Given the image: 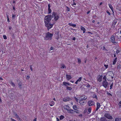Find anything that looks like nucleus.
Returning a JSON list of instances; mask_svg holds the SVG:
<instances>
[{
	"label": "nucleus",
	"mask_w": 121,
	"mask_h": 121,
	"mask_svg": "<svg viewBox=\"0 0 121 121\" xmlns=\"http://www.w3.org/2000/svg\"><path fill=\"white\" fill-rule=\"evenodd\" d=\"M53 34L48 32L45 34V35L44 39L46 40H51L52 39V37L53 36Z\"/></svg>",
	"instance_id": "obj_1"
},
{
	"label": "nucleus",
	"mask_w": 121,
	"mask_h": 121,
	"mask_svg": "<svg viewBox=\"0 0 121 121\" xmlns=\"http://www.w3.org/2000/svg\"><path fill=\"white\" fill-rule=\"evenodd\" d=\"M52 18L53 16L51 15L46 16L44 18V21L45 23L49 22Z\"/></svg>",
	"instance_id": "obj_2"
},
{
	"label": "nucleus",
	"mask_w": 121,
	"mask_h": 121,
	"mask_svg": "<svg viewBox=\"0 0 121 121\" xmlns=\"http://www.w3.org/2000/svg\"><path fill=\"white\" fill-rule=\"evenodd\" d=\"M52 16H53V17L55 21H56L58 20L59 18V15L56 13L53 12L52 13Z\"/></svg>",
	"instance_id": "obj_3"
},
{
	"label": "nucleus",
	"mask_w": 121,
	"mask_h": 121,
	"mask_svg": "<svg viewBox=\"0 0 121 121\" xmlns=\"http://www.w3.org/2000/svg\"><path fill=\"white\" fill-rule=\"evenodd\" d=\"M113 74V73L112 71H109L107 73V75L109 77L108 78L109 79H112L113 78V77L112 76Z\"/></svg>",
	"instance_id": "obj_4"
},
{
	"label": "nucleus",
	"mask_w": 121,
	"mask_h": 121,
	"mask_svg": "<svg viewBox=\"0 0 121 121\" xmlns=\"http://www.w3.org/2000/svg\"><path fill=\"white\" fill-rule=\"evenodd\" d=\"M54 23L52 24L49 22L48 23H45V26L48 28V30L51 29L53 26Z\"/></svg>",
	"instance_id": "obj_5"
},
{
	"label": "nucleus",
	"mask_w": 121,
	"mask_h": 121,
	"mask_svg": "<svg viewBox=\"0 0 121 121\" xmlns=\"http://www.w3.org/2000/svg\"><path fill=\"white\" fill-rule=\"evenodd\" d=\"M104 116L109 119L112 120L113 119L112 116L108 113H106L104 114Z\"/></svg>",
	"instance_id": "obj_6"
},
{
	"label": "nucleus",
	"mask_w": 121,
	"mask_h": 121,
	"mask_svg": "<svg viewBox=\"0 0 121 121\" xmlns=\"http://www.w3.org/2000/svg\"><path fill=\"white\" fill-rule=\"evenodd\" d=\"M88 104L89 106L94 105L95 104V102L92 100H89L88 102Z\"/></svg>",
	"instance_id": "obj_7"
},
{
	"label": "nucleus",
	"mask_w": 121,
	"mask_h": 121,
	"mask_svg": "<svg viewBox=\"0 0 121 121\" xmlns=\"http://www.w3.org/2000/svg\"><path fill=\"white\" fill-rule=\"evenodd\" d=\"M103 86L105 88H106L108 85V83L107 82V80L104 81L102 82Z\"/></svg>",
	"instance_id": "obj_8"
},
{
	"label": "nucleus",
	"mask_w": 121,
	"mask_h": 121,
	"mask_svg": "<svg viewBox=\"0 0 121 121\" xmlns=\"http://www.w3.org/2000/svg\"><path fill=\"white\" fill-rule=\"evenodd\" d=\"M87 98V96H82L79 98V100H86Z\"/></svg>",
	"instance_id": "obj_9"
},
{
	"label": "nucleus",
	"mask_w": 121,
	"mask_h": 121,
	"mask_svg": "<svg viewBox=\"0 0 121 121\" xmlns=\"http://www.w3.org/2000/svg\"><path fill=\"white\" fill-rule=\"evenodd\" d=\"M111 41L112 43H116V42H115V37L113 35H112L111 37Z\"/></svg>",
	"instance_id": "obj_10"
},
{
	"label": "nucleus",
	"mask_w": 121,
	"mask_h": 121,
	"mask_svg": "<svg viewBox=\"0 0 121 121\" xmlns=\"http://www.w3.org/2000/svg\"><path fill=\"white\" fill-rule=\"evenodd\" d=\"M66 78L67 80H69L72 78L70 75L67 74L66 76Z\"/></svg>",
	"instance_id": "obj_11"
},
{
	"label": "nucleus",
	"mask_w": 121,
	"mask_h": 121,
	"mask_svg": "<svg viewBox=\"0 0 121 121\" xmlns=\"http://www.w3.org/2000/svg\"><path fill=\"white\" fill-rule=\"evenodd\" d=\"M100 104L99 103L97 102L96 104V111L100 107Z\"/></svg>",
	"instance_id": "obj_12"
},
{
	"label": "nucleus",
	"mask_w": 121,
	"mask_h": 121,
	"mask_svg": "<svg viewBox=\"0 0 121 121\" xmlns=\"http://www.w3.org/2000/svg\"><path fill=\"white\" fill-rule=\"evenodd\" d=\"M64 108L67 111L69 110L70 107L68 106L67 105H65L64 106Z\"/></svg>",
	"instance_id": "obj_13"
},
{
	"label": "nucleus",
	"mask_w": 121,
	"mask_h": 121,
	"mask_svg": "<svg viewBox=\"0 0 121 121\" xmlns=\"http://www.w3.org/2000/svg\"><path fill=\"white\" fill-rule=\"evenodd\" d=\"M70 99L69 97H65L63 98V100L64 101H67Z\"/></svg>",
	"instance_id": "obj_14"
},
{
	"label": "nucleus",
	"mask_w": 121,
	"mask_h": 121,
	"mask_svg": "<svg viewBox=\"0 0 121 121\" xmlns=\"http://www.w3.org/2000/svg\"><path fill=\"white\" fill-rule=\"evenodd\" d=\"M14 115L16 117L17 119H18L19 120H20L21 119L20 118L16 113H14Z\"/></svg>",
	"instance_id": "obj_15"
},
{
	"label": "nucleus",
	"mask_w": 121,
	"mask_h": 121,
	"mask_svg": "<svg viewBox=\"0 0 121 121\" xmlns=\"http://www.w3.org/2000/svg\"><path fill=\"white\" fill-rule=\"evenodd\" d=\"M48 13L49 14L51 13L52 12V10L51 9H50V4H49L48 5Z\"/></svg>",
	"instance_id": "obj_16"
},
{
	"label": "nucleus",
	"mask_w": 121,
	"mask_h": 121,
	"mask_svg": "<svg viewBox=\"0 0 121 121\" xmlns=\"http://www.w3.org/2000/svg\"><path fill=\"white\" fill-rule=\"evenodd\" d=\"M63 84L65 86L67 87L68 86L70 85V84L68 82H63Z\"/></svg>",
	"instance_id": "obj_17"
},
{
	"label": "nucleus",
	"mask_w": 121,
	"mask_h": 121,
	"mask_svg": "<svg viewBox=\"0 0 121 121\" xmlns=\"http://www.w3.org/2000/svg\"><path fill=\"white\" fill-rule=\"evenodd\" d=\"M80 29L81 30L83 31V33H85L86 30L84 27L82 26H81L80 28Z\"/></svg>",
	"instance_id": "obj_18"
},
{
	"label": "nucleus",
	"mask_w": 121,
	"mask_h": 121,
	"mask_svg": "<svg viewBox=\"0 0 121 121\" xmlns=\"http://www.w3.org/2000/svg\"><path fill=\"white\" fill-rule=\"evenodd\" d=\"M79 103L81 105H83L85 104V103L84 101H83V100H79Z\"/></svg>",
	"instance_id": "obj_19"
},
{
	"label": "nucleus",
	"mask_w": 121,
	"mask_h": 121,
	"mask_svg": "<svg viewBox=\"0 0 121 121\" xmlns=\"http://www.w3.org/2000/svg\"><path fill=\"white\" fill-rule=\"evenodd\" d=\"M9 83L13 87H15L16 85L12 81H10L9 82Z\"/></svg>",
	"instance_id": "obj_20"
},
{
	"label": "nucleus",
	"mask_w": 121,
	"mask_h": 121,
	"mask_svg": "<svg viewBox=\"0 0 121 121\" xmlns=\"http://www.w3.org/2000/svg\"><path fill=\"white\" fill-rule=\"evenodd\" d=\"M108 5L109 8L111 9L112 11L113 12V8L112 7V5L110 4H109Z\"/></svg>",
	"instance_id": "obj_21"
},
{
	"label": "nucleus",
	"mask_w": 121,
	"mask_h": 121,
	"mask_svg": "<svg viewBox=\"0 0 121 121\" xmlns=\"http://www.w3.org/2000/svg\"><path fill=\"white\" fill-rule=\"evenodd\" d=\"M69 25L70 26H72L73 27H75L76 26V25L75 24H73L72 23H69Z\"/></svg>",
	"instance_id": "obj_22"
},
{
	"label": "nucleus",
	"mask_w": 121,
	"mask_h": 121,
	"mask_svg": "<svg viewBox=\"0 0 121 121\" xmlns=\"http://www.w3.org/2000/svg\"><path fill=\"white\" fill-rule=\"evenodd\" d=\"M55 104L54 102L53 101H52L51 102H50L49 104V105L51 106H53V105H54Z\"/></svg>",
	"instance_id": "obj_23"
},
{
	"label": "nucleus",
	"mask_w": 121,
	"mask_h": 121,
	"mask_svg": "<svg viewBox=\"0 0 121 121\" xmlns=\"http://www.w3.org/2000/svg\"><path fill=\"white\" fill-rule=\"evenodd\" d=\"M68 112L69 113H73L74 111L73 110L71 109L70 108Z\"/></svg>",
	"instance_id": "obj_24"
},
{
	"label": "nucleus",
	"mask_w": 121,
	"mask_h": 121,
	"mask_svg": "<svg viewBox=\"0 0 121 121\" xmlns=\"http://www.w3.org/2000/svg\"><path fill=\"white\" fill-rule=\"evenodd\" d=\"M60 68L62 69H65L66 66L64 64H62L61 65Z\"/></svg>",
	"instance_id": "obj_25"
},
{
	"label": "nucleus",
	"mask_w": 121,
	"mask_h": 121,
	"mask_svg": "<svg viewBox=\"0 0 121 121\" xmlns=\"http://www.w3.org/2000/svg\"><path fill=\"white\" fill-rule=\"evenodd\" d=\"M117 58H116L114 59L113 63V64L114 65L115 64L117 61Z\"/></svg>",
	"instance_id": "obj_26"
},
{
	"label": "nucleus",
	"mask_w": 121,
	"mask_h": 121,
	"mask_svg": "<svg viewBox=\"0 0 121 121\" xmlns=\"http://www.w3.org/2000/svg\"><path fill=\"white\" fill-rule=\"evenodd\" d=\"M91 107H89L88 109V111L87 112L88 113H90L91 111Z\"/></svg>",
	"instance_id": "obj_27"
},
{
	"label": "nucleus",
	"mask_w": 121,
	"mask_h": 121,
	"mask_svg": "<svg viewBox=\"0 0 121 121\" xmlns=\"http://www.w3.org/2000/svg\"><path fill=\"white\" fill-rule=\"evenodd\" d=\"M72 89V88L71 87H69L67 86L66 87V89L69 90H71Z\"/></svg>",
	"instance_id": "obj_28"
},
{
	"label": "nucleus",
	"mask_w": 121,
	"mask_h": 121,
	"mask_svg": "<svg viewBox=\"0 0 121 121\" xmlns=\"http://www.w3.org/2000/svg\"><path fill=\"white\" fill-rule=\"evenodd\" d=\"M106 121V119L104 117L102 118L100 120V121Z\"/></svg>",
	"instance_id": "obj_29"
},
{
	"label": "nucleus",
	"mask_w": 121,
	"mask_h": 121,
	"mask_svg": "<svg viewBox=\"0 0 121 121\" xmlns=\"http://www.w3.org/2000/svg\"><path fill=\"white\" fill-rule=\"evenodd\" d=\"M19 87V88L21 89L22 88V84L21 82L20 83L18 84Z\"/></svg>",
	"instance_id": "obj_30"
},
{
	"label": "nucleus",
	"mask_w": 121,
	"mask_h": 121,
	"mask_svg": "<svg viewBox=\"0 0 121 121\" xmlns=\"http://www.w3.org/2000/svg\"><path fill=\"white\" fill-rule=\"evenodd\" d=\"M64 118V116L63 115H61L60 117V120H62Z\"/></svg>",
	"instance_id": "obj_31"
},
{
	"label": "nucleus",
	"mask_w": 121,
	"mask_h": 121,
	"mask_svg": "<svg viewBox=\"0 0 121 121\" xmlns=\"http://www.w3.org/2000/svg\"><path fill=\"white\" fill-rule=\"evenodd\" d=\"M117 68L118 69H120L121 68V65L120 64H118L117 65Z\"/></svg>",
	"instance_id": "obj_32"
},
{
	"label": "nucleus",
	"mask_w": 121,
	"mask_h": 121,
	"mask_svg": "<svg viewBox=\"0 0 121 121\" xmlns=\"http://www.w3.org/2000/svg\"><path fill=\"white\" fill-rule=\"evenodd\" d=\"M82 79V77H80L77 80V81L78 82H80Z\"/></svg>",
	"instance_id": "obj_33"
},
{
	"label": "nucleus",
	"mask_w": 121,
	"mask_h": 121,
	"mask_svg": "<svg viewBox=\"0 0 121 121\" xmlns=\"http://www.w3.org/2000/svg\"><path fill=\"white\" fill-rule=\"evenodd\" d=\"M121 120V119L117 118L115 119V121H120Z\"/></svg>",
	"instance_id": "obj_34"
},
{
	"label": "nucleus",
	"mask_w": 121,
	"mask_h": 121,
	"mask_svg": "<svg viewBox=\"0 0 121 121\" xmlns=\"http://www.w3.org/2000/svg\"><path fill=\"white\" fill-rule=\"evenodd\" d=\"M113 82H112V83L111 85L110 86V89H112V87L113 86Z\"/></svg>",
	"instance_id": "obj_35"
},
{
	"label": "nucleus",
	"mask_w": 121,
	"mask_h": 121,
	"mask_svg": "<svg viewBox=\"0 0 121 121\" xmlns=\"http://www.w3.org/2000/svg\"><path fill=\"white\" fill-rule=\"evenodd\" d=\"M74 99L77 102H78L79 101V99H78L76 97H75L74 98Z\"/></svg>",
	"instance_id": "obj_36"
},
{
	"label": "nucleus",
	"mask_w": 121,
	"mask_h": 121,
	"mask_svg": "<svg viewBox=\"0 0 121 121\" xmlns=\"http://www.w3.org/2000/svg\"><path fill=\"white\" fill-rule=\"evenodd\" d=\"M98 80L99 82L101 81L102 80V78L101 77H99V78L98 79Z\"/></svg>",
	"instance_id": "obj_37"
},
{
	"label": "nucleus",
	"mask_w": 121,
	"mask_h": 121,
	"mask_svg": "<svg viewBox=\"0 0 121 121\" xmlns=\"http://www.w3.org/2000/svg\"><path fill=\"white\" fill-rule=\"evenodd\" d=\"M78 63H79L80 64L81 63V60L79 58L78 59Z\"/></svg>",
	"instance_id": "obj_38"
},
{
	"label": "nucleus",
	"mask_w": 121,
	"mask_h": 121,
	"mask_svg": "<svg viewBox=\"0 0 121 121\" xmlns=\"http://www.w3.org/2000/svg\"><path fill=\"white\" fill-rule=\"evenodd\" d=\"M30 70L32 71H33V69H32V65H31L30 66Z\"/></svg>",
	"instance_id": "obj_39"
},
{
	"label": "nucleus",
	"mask_w": 121,
	"mask_h": 121,
	"mask_svg": "<svg viewBox=\"0 0 121 121\" xmlns=\"http://www.w3.org/2000/svg\"><path fill=\"white\" fill-rule=\"evenodd\" d=\"M16 16L15 15H14L13 14H12V18L13 19H14L15 17Z\"/></svg>",
	"instance_id": "obj_40"
},
{
	"label": "nucleus",
	"mask_w": 121,
	"mask_h": 121,
	"mask_svg": "<svg viewBox=\"0 0 121 121\" xmlns=\"http://www.w3.org/2000/svg\"><path fill=\"white\" fill-rule=\"evenodd\" d=\"M93 98H97V96L95 94H94L93 96Z\"/></svg>",
	"instance_id": "obj_41"
},
{
	"label": "nucleus",
	"mask_w": 121,
	"mask_h": 121,
	"mask_svg": "<svg viewBox=\"0 0 121 121\" xmlns=\"http://www.w3.org/2000/svg\"><path fill=\"white\" fill-rule=\"evenodd\" d=\"M66 7L67 8V9H66V11H70L69 8L67 6H66Z\"/></svg>",
	"instance_id": "obj_42"
},
{
	"label": "nucleus",
	"mask_w": 121,
	"mask_h": 121,
	"mask_svg": "<svg viewBox=\"0 0 121 121\" xmlns=\"http://www.w3.org/2000/svg\"><path fill=\"white\" fill-rule=\"evenodd\" d=\"M76 107H77V106H76V105H74L73 106V108L75 110V109H76V108H77Z\"/></svg>",
	"instance_id": "obj_43"
},
{
	"label": "nucleus",
	"mask_w": 121,
	"mask_h": 121,
	"mask_svg": "<svg viewBox=\"0 0 121 121\" xmlns=\"http://www.w3.org/2000/svg\"><path fill=\"white\" fill-rule=\"evenodd\" d=\"M3 37L4 39H7L6 36L5 35H4L3 36Z\"/></svg>",
	"instance_id": "obj_44"
},
{
	"label": "nucleus",
	"mask_w": 121,
	"mask_h": 121,
	"mask_svg": "<svg viewBox=\"0 0 121 121\" xmlns=\"http://www.w3.org/2000/svg\"><path fill=\"white\" fill-rule=\"evenodd\" d=\"M104 66L105 67L106 69H107L108 66V65H106L105 64L104 65Z\"/></svg>",
	"instance_id": "obj_45"
},
{
	"label": "nucleus",
	"mask_w": 121,
	"mask_h": 121,
	"mask_svg": "<svg viewBox=\"0 0 121 121\" xmlns=\"http://www.w3.org/2000/svg\"><path fill=\"white\" fill-rule=\"evenodd\" d=\"M10 119L11 121H17L16 120H14V119L12 118H10Z\"/></svg>",
	"instance_id": "obj_46"
},
{
	"label": "nucleus",
	"mask_w": 121,
	"mask_h": 121,
	"mask_svg": "<svg viewBox=\"0 0 121 121\" xmlns=\"http://www.w3.org/2000/svg\"><path fill=\"white\" fill-rule=\"evenodd\" d=\"M8 17H9V15H7V21L8 22H9V18Z\"/></svg>",
	"instance_id": "obj_47"
},
{
	"label": "nucleus",
	"mask_w": 121,
	"mask_h": 121,
	"mask_svg": "<svg viewBox=\"0 0 121 121\" xmlns=\"http://www.w3.org/2000/svg\"><path fill=\"white\" fill-rule=\"evenodd\" d=\"M106 77L105 76H104V77H103V79L104 80V81H105V80H106Z\"/></svg>",
	"instance_id": "obj_48"
},
{
	"label": "nucleus",
	"mask_w": 121,
	"mask_h": 121,
	"mask_svg": "<svg viewBox=\"0 0 121 121\" xmlns=\"http://www.w3.org/2000/svg\"><path fill=\"white\" fill-rule=\"evenodd\" d=\"M86 86L88 88L90 87V86L89 84H86Z\"/></svg>",
	"instance_id": "obj_49"
},
{
	"label": "nucleus",
	"mask_w": 121,
	"mask_h": 121,
	"mask_svg": "<svg viewBox=\"0 0 121 121\" xmlns=\"http://www.w3.org/2000/svg\"><path fill=\"white\" fill-rule=\"evenodd\" d=\"M118 105L121 106V101H120L118 104Z\"/></svg>",
	"instance_id": "obj_50"
},
{
	"label": "nucleus",
	"mask_w": 121,
	"mask_h": 121,
	"mask_svg": "<svg viewBox=\"0 0 121 121\" xmlns=\"http://www.w3.org/2000/svg\"><path fill=\"white\" fill-rule=\"evenodd\" d=\"M107 13L108 14V15H110V13L109 12H108V11H107Z\"/></svg>",
	"instance_id": "obj_51"
},
{
	"label": "nucleus",
	"mask_w": 121,
	"mask_h": 121,
	"mask_svg": "<svg viewBox=\"0 0 121 121\" xmlns=\"http://www.w3.org/2000/svg\"><path fill=\"white\" fill-rule=\"evenodd\" d=\"M30 78V76H27L26 77V78L27 79H29Z\"/></svg>",
	"instance_id": "obj_52"
},
{
	"label": "nucleus",
	"mask_w": 121,
	"mask_h": 121,
	"mask_svg": "<svg viewBox=\"0 0 121 121\" xmlns=\"http://www.w3.org/2000/svg\"><path fill=\"white\" fill-rule=\"evenodd\" d=\"M76 3H74V2H73V4H72V5H76Z\"/></svg>",
	"instance_id": "obj_53"
},
{
	"label": "nucleus",
	"mask_w": 121,
	"mask_h": 121,
	"mask_svg": "<svg viewBox=\"0 0 121 121\" xmlns=\"http://www.w3.org/2000/svg\"><path fill=\"white\" fill-rule=\"evenodd\" d=\"M107 94L108 95H110L111 96H112V95L111 94V93H107Z\"/></svg>",
	"instance_id": "obj_54"
},
{
	"label": "nucleus",
	"mask_w": 121,
	"mask_h": 121,
	"mask_svg": "<svg viewBox=\"0 0 121 121\" xmlns=\"http://www.w3.org/2000/svg\"><path fill=\"white\" fill-rule=\"evenodd\" d=\"M53 49V48H52V47H51L50 48V50H52Z\"/></svg>",
	"instance_id": "obj_55"
},
{
	"label": "nucleus",
	"mask_w": 121,
	"mask_h": 121,
	"mask_svg": "<svg viewBox=\"0 0 121 121\" xmlns=\"http://www.w3.org/2000/svg\"><path fill=\"white\" fill-rule=\"evenodd\" d=\"M75 37H73L72 39L73 40H75Z\"/></svg>",
	"instance_id": "obj_56"
},
{
	"label": "nucleus",
	"mask_w": 121,
	"mask_h": 121,
	"mask_svg": "<svg viewBox=\"0 0 121 121\" xmlns=\"http://www.w3.org/2000/svg\"><path fill=\"white\" fill-rule=\"evenodd\" d=\"M90 12V11H88L87 12V14H89V13Z\"/></svg>",
	"instance_id": "obj_57"
},
{
	"label": "nucleus",
	"mask_w": 121,
	"mask_h": 121,
	"mask_svg": "<svg viewBox=\"0 0 121 121\" xmlns=\"http://www.w3.org/2000/svg\"><path fill=\"white\" fill-rule=\"evenodd\" d=\"M78 82L77 80L75 82V83L76 84H77L78 83Z\"/></svg>",
	"instance_id": "obj_58"
},
{
	"label": "nucleus",
	"mask_w": 121,
	"mask_h": 121,
	"mask_svg": "<svg viewBox=\"0 0 121 121\" xmlns=\"http://www.w3.org/2000/svg\"><path fill=\"white\" fill-rule=\"evenodd\" d=\"M12 28V27L10 26V27H9V29L10 30H11V29Z\"/></svg>",
	"instance_id": "obj_59"
},
{
	"label": "nucleus",
	"mask_w": 121,
	"mask_h": 121,
	"mask_svg": "<svg viewBox=\"0 0 121 121\" xmlns=\"http://www.w3.org/2000/svg\"><path fill=\"white\" fill-rule=\"evenodd\" d=\"M36 118H35L34 120V121H36Z\"/></svg>",
	"instance_id": "obj_60"
},
{
	"label": "nucleus",
	"mask_w": 121,
	"mask_h": 121,
	"mask_svg": "<svg viewBox=\"0 0 121 121\" xmlns=\"http://www.w3.org/2000/svg\"><path fill=\"white\" fill-rule=\"evenodd\" d=\"M95 22V20H92V22L93 23H94V22Z\"/></svg>",
	"instance_id": "obj_61"
},
{
	"label": "nucleus",
	"mask_w": 121,
	"mask_h": 121,
	"mask_svg": "<svg viewBox=\"0 0 121 121\" xmlns=\"http://www.w3.org/2000/svg\"><path fill=\"white\" fill-rule=\"evenodd\" d=\"M57 119V121H59V119L58 118H56Z\"/></svg>",
	"instance_id": "obj_62"
},
{
	"label": "nucleus",
	"mask_w": 121,
	"mask_h": 121,
	"mask_svg": "<svg viewBox=\"0 0 121 121\" xmlns=\"http://www.w3.org/2000/svg\"><path fill=\"white\" fill-rule=\"evenodd\" d=\"M117 23V22H114V25H115Z\"/></svg>",
	"instance_id": "obj_63"
},
{
	"label": "nucleus",
	"mask_w": 121,
	"mask_h": 121,
	"mask_svg": "<svg viewBox=\"0 0 121 121\" xmlns=\"http://www.w3.org/2000/svg\"><path fill=\"white\" fill-rule=\"evenodd\" d=\"M13 10H15V8L13 6Z\"/></svg>",
	"instance_id": "obj_64"
}]
</instances>
